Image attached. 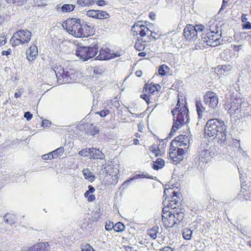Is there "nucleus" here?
<instances>
[{
	"label": "nucleus",
	"instance_id": "ddd939ff",
	"mask_svg": "<svg viewBox=\"0 0 251 251\" xmlns=\"http://www.w3.org/2000/svg\"><path fill=\"white\" fill-rule=\"evenodd\" d=\"M134 36L139 35L135 43V48L139 51L144 50L147 43L150 42L147 36L143 35L140 32H133Z\"/></svg>",
	"mask_w": 251,
	"mask_h": 251
},
{
	"label": "nucleus",
	"instance_id": "0e129e2a",
	"mask_svg": "<svg viewBox=\"0 0 251 251\" xmlns=\"http://www.w3.org/2000/svg\"><path fill=\"white\" fill-rule=\"evenodd\" d=\"M11 50L10 49H8V50H3L1 52V54L2 55H6L7 56L8 55H9L10 53H11Z\"/></svg>",
	"mask_w": 251,
	"mask_h": 251
},
{
	"label": "nucleus",
	"instance_id": "338daca9",
	"mask_svg": "<svg viewBox=\"0 0 251 251\" xmlns=\"http://www.w3.org/2000/svg\"><path fill=\"white\" fill-rule=\"evenodd\" d=\"M161 251H173V249L169 246L164 247Z\"/></svg>",
	"mask_w": 251,
	"mask_h": 251
},
{
	"label": "nucleus",
	"instance_id": "09e8293b",
	"mask_svg": "<svg viewBox=\"0 0 251 251\" xmlns=\"http://www.w3.org/2000/svg\"><path fill=\"white\" fill-rule=\"evenodd\" d=\"M51 125V122L48 120H44L42 121V126L44 127H49Z\"/></svg>",
	"mask_w": 251,
	"mask_h": 251
},
{
	"label": "nucleus",
	"instance_id": "4d7b16f0",
	"mask_svg": "<svg viewBox=\"0 0 251 251\" xmlns=\"http://www.w3.org/2000/svg\"><path fill=\"white\" fill-rule=\"evenodd\" d=\"M103 72V71L97 67H95L93 70V73L97 75L101 74Z\"/></svg>",
	"mask_w": 251,
	"mask_h": 251
},
{
	"label": "nucleus",
	"instance_id": "4468645a",
	"mask_svg": "<svg viewBox=\"0 0 251 251\" xmlns=\"http://www.w3.org/2000/svg\"><path fill=\"white\" fill-rule=\"evenodd\" d=\"M183 34L187 40L195 41L198 38L197 32L194 25H187L184 29Z\"/></svg>",
	"mask_w": 251,
	"mask_h": 251
},
{
	"label": "nucleus",
	"instance_id": "bb28decb",
	"mask_svg": "<svg viewBox=\"0 0 251 251\" xmlns=\"http://www.w3.org/2000/svg\"><path fill=\"white\" fill-rule=\"evenodd\" d=\"M160 87V85L158 84H150V85H147L146 84V87L144 88L145 89V91L146 92H147L149 94H153L154 92H155L157 89V87Z\"/></svg>",
	"mask_w": 251,
	"mask_h": 251
},
{
	"label": "nucleus",
	"instance_id": "052dcab7",
	"mask_svg": "<svg viewBox=\"0 0 251 251\" xmlns=\"http://www.w3.org/2000/svg\"><path fill=\"white\" fill-rule=\"evenodd\" d=\"M96 3L99 6H103L106 4V2L103 0H98L96 1Z\"/></svg>",
	"mask_w": 251,
	"mask_h": 251
},
{
	"label": "nucleus",
	"instance_id": "f704fd0d",
	"mask_svg": "<svg viewBox=\"0 0 251 251\" xmlns=\"http://www.w3.org/2000/svg\"><path fill=\"white\" fill-rule=\"evenodd\" d=\"M169 69V67L166 65H162L160 66L158 69L159 74L162 76L166 75L167 71Z\"/></svg>",
	"mask_w": 251,
	"mask_h": 251
},
{
	"label": "nucleus",
	"instance_id": "f03ea898",
	"mask_svg": "<svg viewBox=\"0 0 251 251\" xmlns=\"http://www.w3.org/2000/svg\"><path fill=\"white\" fill-rule=\"evenodd\" d=\"M221 32H219L217 22L210 20L206 25V29L201 34L202 40L208 46L215 47L220 44Z\"/></svg>",
	"mask_w": 251,
	"mask_h": 251
},
{
	"label": "nucleus",
	"instance_id": "423d86ee",
	"mask_svg": "<svg viewBox=\"0 0 251 251\" xmlns=\"http://www.w3.org/2000/svg\"><path fill=\"white\" fill-rule=\"evenodd\" d=\"M154 26L151 24L144 25L142 22H138L132 27V32H140L143 35L148 37V40L150 42L152 39H159L161 34L153 31Z\"/></svg>",
	"mask_w": 251,
	"mask_h": 251
},
{
	"label": "nucleus",
	"instance_id": "2eb2a0df",
	"mask_svg": "<svg viewBox=\"0 0 251 251\" xmlns=\"http://www.w3.org/2000/svg\"><path fill=\"white\" fill-rule=\"evenodd\" d=\"M226 138V139L225 141H223L220 144L221 145L223 146L225 145H227L229 146H232L235 148H237V152H240L242 151V149L241 147L239 140L232 138L231 135L229 134H227Z\"/></svg>",
	"mask_w": 251,
	"mask_h": 251
},
{
	"label": "nucleus",
	"instance_id": "e2e57ef3",
	"mask_svg": "<svg viewBox=\"0 0 251 251\" xmlns=\"http://www.w3.org/2000/svg\"><path fill=\"white\" fill-rule=\"evenodd\" d=\"M23 92V91L22 90V89H20L18 92H16L15 93L14 97L16 98L20 97L22 95Z\"/></svg>",
	"mask_w": 251,
	"mask_h": 251
},
{
	"label": "nucleus",
	"instance_id": "dca6fc26",
	"mask_svg": "<svg viewBox=\"0 0 251 251\" xmlns=\"http://www.w3.org/2000/svg\"><path fill=\"white\" fill-rule=\"evenodd\" d=\"M27 251H50L48 242H39L28 247Z\"/></svg>",
	"mask_w": 251,
	"mask_h": 251
},
{
	"label": "nucleus",
	"instance_id": "8fccbe9b",
	"mask_svg": "<svg viewBox=\"0 0 251 251\" xmlns=\"http://www.w3.org/2000/svg\"><path fill=\"white\" fill-rule=\"evenodd\" d=\"M196 32H197V34L199 32H202V30L204 29V26L202 25H196V26H194Z\"/></svg>",
	"mask_w": 251,
	"mask_h": 251
},
{
	"label": "nucleus",
	"instance_id": "c756f323",
	"mask_svg": "<svg viewBox=\"0 0 251 251\" xmlns=\"http://www.w3.org/2000/svg\"><path fill=\"white\" fill-rule=\"evenodd\" d=\"M75 6L71 4H64L61 7V11L62 12H69L74 10Z\"/></svg>",
	"mask_w": 251,
	"mask_h": 251
},
{
	"label": "nucleus",
	"instance_id": "79ce46f5",
	"mask_svg": "<svg viewBox=\"0 0 251 251\" xmlns=\"http://www.w3.org/2000/svg\"><path fill=\"white\" fill-rule=\"evenodd\" d=\"M178 145V142L176 141V138H175L174 140L172 141L171 143L170 150H172V151L175 152L176 150Z\"/></svg>",
	"mask_w": 251,
	"mask_h": 251
},
{
	"label": "nucleus",
	"instance_id": "0eeeda50",
	"mask_svg": "<svg viewBox=\"0 0 251 251\" xmlns=\"http://www.w3.org/2000/svg\"><path fill=\"white\" fill-rule=\"evenodd\" d=\"M168 194H172L173 196L171 197V200L165 201H163V204L164 206H166L167 207H169V209H171V211H177L176 209L177 207H179V205L180 204L181 201V194L180 193L176 192L173 188H165L164 191V197L166 196H168Z\"/></svg>",
	"mask_w": 251,
	"mask_h": 251
},
{
	"label": "nucleus",
	"instance_id": "9d476101",
	"mask_svg": "<svg viewBox=\"0 0 251 251\" xmlns=\"http://www.w3.org/2000/svg\"><path fill=\"white\" fill-rule=\"evenodd\" d=\"M31 33L27 30H20L15 32L10 39L13 46L28 43L30 41Z\"/></svg>",
	"mask_w": 251,
	"mask_h": 251
},
{
	"label": "nucleus",
	"instance_id": "49530a36",
	"mask_svg": "<svg viewBox=\"0 0 251 251\" xmlns=\"http://www.w3.org/2000/svg\"><path fill=\"white\" fill-rule=\"evenodd\" d=\"M81 249L82 251H93V248L89 244H86L83 246Z\"/></svg>",
	"mask_w": 251,
	"mask_h": 251
},
{
	"label": "nucleus",
	"instance_id": "4c0bfd02",
	"mask_svg": "<svg viewBox=\"0 0 251 251\" xmlns=\"http://www.w3.org/2000/svg\"><path fill=\"white\" fill-rule=\"evenodd\" d=\"M91 148H85L81 150L78 153L80 156H88L90 155Z\"/></svg>",
	"mask_w": 251,
	"mask_h": 251
},
{
	"label": "nucleus",
	"instance_id": "7c9ffc66",
	"mask_svg": "<svg viewBox=\"0 0 251 251\" xmlns=\"http://www.w3.org/2000/svg\"><path fill=\"white\" fill-rule=\"evenodd\" d=\"M64 150L63 147H59L56 150L51 152V153H52L51 155L53 156V158H56L58 157L61 156L64 152Z\"/></svg>",
	"mask_w": 251,
	"mask_h": 251
},
{
	"label": "nucleus",
	"instance_id": "c03bdc74",
	"mask_svg": "<svg viewBox=\"0 0 251 251\" xmlns=\"http://www.w3.org/2000/svg\"><path fill=\"white\" fill-rule=\"evenodd\" d=\"M109 224H108L107 222L106 223L105 226V228L106 230H111L112 229H114V223L113 222L111 223L110 221H109Z\"/></svg>",
	"mask_w": 251,
	"mask_h": 251
},
{
	"label": "nucleus",
	"instance_id": "393cba45",
	"mask_svg": "<svg viewBox=\"0 0 251 251\" xmlns=\"http://www.w3.org/2000/svg\"><path fill=\"white\" fill-rule=\"evenodd\" d=\"M173 216V211H170L169 207L165 206L162 209V220H166L168 218H172Z\"/></svg>",
	"mask_w": 251,
	"mask_h": 251
},
{
	"label": "nucleus",
	"instance_id": "39448f33",
	"mask_svg": "<svg viewBox=\"0 0 251 251\" xmlns=\"http://www.w3.org/2000/svg\"><path fill=\"white\" fill-rule=\"evenodd\" d=\"M51 74H54L57 79L58 83H73L76 80V71L71 68L64 69L61 66L54 67L53 69L50 70Z\"/></svg>",
	"mask_w": 251,
	"mask_h": 251
},
{
	"label": "nucleus",
	"instance_id": "6e6552de",
	"mask_svg": "<svg viewBox=\"0 0 251 251\" xmlns=\"http://www.w3.org/2000/svg\"><path fill=\"white\" fill-rule=\"evenodd\" d=\"M99 47L98 45H94L93 47L79 46L75 50V55L82 61H87L94 57L98 52Z\"/></svg>",
	"mask_w": 251,
	"mask_h": 251
},
{
	"label": "nucleus",
	"instance_id": "f257e3e1",
	"mask_svg": "<svg viewBox=\"0 0 251 251\" xmlns=\"http://www.w3.org/2000/svg\"><path fill=\"white\" fill-rule=\"evenodd\" d=\"M205 136L207 137L216 138L220 144L223 141H225L227 135L226 126L224 121L213 119L209 120L204 129Z\"/></svg>",
	"mask_w": 251,
	"mask_h": 251
},
{
	"label": "nucleus",
	"instance_id": "9b49d317",
	"mask_svg": "<svg viewBox=\"0 0 251 251\" xmlns=\"http://www.w3.org/2000/svg\"><path fill=\"white\" fill-rule=\"evenodd\" d=\"M241 100L239 99H234L226 104V108L227 109L228 113L230 115L237 114V117H240Z\"/></svg>",
	"mask_w": 251,
	"mask_h": 251
},
{
	"label": "nucleus",
	"instance_id": "7ed1b4c3",
	"mask_svg": "<svg viewBox=\"0 0 251 251\" xmlns=\"http://www.w3.org/2000/svg\"><path fill=\"white\" fill-rule=\"evenodd\" d=\"M66 24L68 32L75 37H87L93 34L90 26L81 24L79 19H70L67 21Z\"/></svg>",
	"mask_w": 251,
	"mask_h": 251
},
{
	"label": "nucleus",
	"instance_id": "13d9d810",
	"mask_svg": "<svg viewBox=\"0 0 251 251\" xmlns=\"http://www.w3.org/2000/svg\"><path fill=\"white\" fill-rule=\"evenodd\" d=\"M148 234L153 239H155L157 236V234L155 231L153 230H151L150 232L148 233Z\"/></svg>",
	"mask_w": 251,
	"mask_h": 251
},
{
	"label": "nucleus",
	"instance_id": "de8ad7c7",
	"mask_svg": "<svg viewBox=\"0 0 251 251\" xmlns=\"http://www.w3.org/2000/svg\"><path fill=\"white\" fill-rule=\"evenodd\" d=\"M76 3L81 6H87L88 0H77Z\"/></svg>",
	"mask_w": 251,
	"mask_h": 251
},
{
	"label": "nucleus",
	"instance_id": "f8f14e48",
	"mask_svg": "<svg viewBox=\"0 0 251 251\" xmlns=\"http://www.w3.org/2000/svg\"><path fill=\"white\" fill-rule=\"evenodd\" d=\"M215 150L214 148H210L209 149H201L198 152L199 160L203 163H207L215 156Z\"/></svg>",
	"mask_w": 251,
	"mask_h": 251
},
{
	"label": "nucleus",
	"instance_id": "ea45409f",
	"mask_svg": "<svg viewBox=\"0 0 251 251\" xmlns=\"http://www.w3.org/2000/svg\"><path fill=\"white\" fill-rule=\"evenodd\" d=\"M150 150L156 156L161 155V150L158 147H156V146H152L150 148Z\"/></svg>",
	"mask_w": 251,
	"mask_h": 251
},
{
	"label": "nucleus",
	"instance_id": "603ef678",
	"mask_svg": "<svg viewBox=\"0 0 251 251\" xmlns=\"http://www.w3.org/2000/svg\"><path fill=\"white\" fill-rule=\"evenodd\" d=\"M110 113V111L108 109H103L99 112V114L101 117H105Z\"/></svg>",
	"mask_w": 251,
	"mask_h": 251
},
{
	"label": "nucleus",
	"instance_id": "5701e85b",
	"mask_svg": "<svg viewBox=\"0 0 251 251\" xmlns=\"http://www.w3.org/2000/svg\"><path fill=\"white\" fill-rule=\"evenodd\" d=\"M82 174L86 179L88 180L89 181L92 182L95 179V176L92 174L89 169L86 168L84 169L82 171Z\"/></svg>",
	"mask_w": 251,
	"mask_h": 251
},
{
	"label": "nucleus",
	"instance_id": "680f3d73",
	"mask_svg": "<svg viewBox=\"0 0 251 251\" xmlns=\"http://www.w3.org/2000/svg\"><path fill=\"white\" fill-rule=\"evenodd\" d=\"M95 200V196L94 194H90L87 199L89 202L93 201Z\"/></svg>",
	"mask_w": 251,
	"mask_h": 251
},
{
	"label": "nucleus",
	"instance_id": "4be33fe9",
	"mask_svg": "<svg viewBox=\"0 0 251 251\" xmlns=\"http://www.w3.org/2000/svg\"><path fill=\"white\" fill-rule=\"evenodd\" d=\"M91 158L94 159H103L105 158V155L99 150L94 148H91Z\"/></svg>",
	"mask_w": 251,
	"mask_h": 251
},
{
	"label": "nucleus",
	"instance_id": "f3484780",
	"mask_svg": "<svg viewBox=\"0 0 251 251\" xmlns=\"http://www.w3.org/2000/svg\"><path fill=\"white\" fill-rule=\"evenodd\" d=\"M190 136L189 133H186L185 134H181L176 137V140L178 143L177 147H184V149H187L188 148V144L190 141Z\"/></svg>",
	"mask_w": 251,
	"mask_h": 251
},
{
	"label": "nucleus",
	"instance_id": "aec40b11",
	"mask_svg": "<svg viewBox=\"0 0 251 251\" xmlns=\"http://www.w3.org/2000/svg\"><path fill=\"white\" fill-rule=\"evenodd\" d=\"M180 147H177L175 152L172 151V152L170 153L171 157L172 158H176L179 161L183 159V155L184 154L185 151L183 149Z\"/></svg>",
	"mask_w": 251,
	"mask_h": 251
},
{
	"label": "nucleus",
	"instance_id": "e433bc0d",
	"mask_svg": "<svg viewBox=\"0 0 251 251\" xmlns=\"http://www.w3.org/2000/svg\"><path fill=\"white\" fill-rule=\"evenodd\" d=\"M243 184H241V188L242 189L241 190V193L240 195L242 196L243 198L245 199L246 200H248L250 198L251 195L250 193H249L248 191H246L245 189L243 188Z\"/></svg>",
	"mask_w": 251,
	"mask_h": 251
},
{
	"label": "nucleus",
	"instance_id": "5fc2aeb1",
	"mask_svg": "<svg viewBox=\"0 0 251 251\" xmlns=\"http://www.w3.org/2000/svg\"><path fill=\"white\" fill-rule=\"evenodd\" d=\"M243 28L250 29L251 28V23L249 22H245L243 25Z\"/></svg>",
	"mask_w": 251,
	"mask_h": 251
},
{
	"label": "nucleus",
	"instance_id": "473e14b6",
	"mask_svg": "<svg viewBox=\"0 0 251 251\" xmlns=\"http://www.w3.org/2000/svg\"><path fill=\"white\" fill-rule=\"evenodd\" d=\"M125 229V225L119 222L114 224V230L116 232H122Z\"/></svg>",
	"mask_w": 251,
	"mask_h": 251
},
{
	"label": "nucleus",
	"instance_id": "20e7f679",
	"mask_svg": "<svg viewBox=\"0 0 251 251\" xmlns=\"http://www.w3.org/2000/svg\"><path fill=\"white\" fill-rule=\"evenodd\" d=\"M176 106L172 111L174 116V124L170 133V134L172 136L174 135L177 129L179 128L184 124L187 123L189 120L188 108L185 105L180 106L179 100Z\"/></svg>",
	"mask_w": 251,
	"mask_h": 251
},
{
	"label": "nucleus",
	"instance_id": "c85d7f7f",
	"mask_svg": "<svg viewBox=\"0 0 251 251\" xmlns=\"http://www.w3.org/2000/svg\"><path fill=\"white\" fill-rule=\"evenodd\" d=\"M12 221H4L3 222H2L0 225V231L2 230H6L10 229L9 227V225H12L14 223L12 222Z\"/></svg>",
	"mask_w": 251,
	"mask_h": 251
},
{
	"label": "nucleus",
	"instance_id": "1a4fd4ad",
	"mask_svg": "<svg viewBox=\"0 0 251 251\" xmlns=\"http://www.w3.org/2000/svg\"><path fill=\"white\" fill-rule=\"evenodd\" d=\"M205 105L211 108L212 117L217 116V107L219 103L218 98L216 94L212 91L207 92L203 96Z\"/></svg>",
	"mask_w": 251,
	"mask_h": 251
},
{
	"label": "nucleus",
	"instance_id": "2f4dec72",
	"mask_svg": "<svg viewBox=\"0 0 251 251\" xmlns=\"http://www.w3.org/2000/svg\"><path fill=\"white\" fill-rule=\"evenodd\" d=\"M97 12H98L99 13L97 14L96 19H107L109 17V14L106 11L97 10Z\"/></svg>",
	"mask_w": 251,
	"mask_h": 251
},
{
	"label": "nucleus",
	"instance_id": "412c9836",
	"mask_svg": "<svg viewBox=\"0 0 251 251\" xmlns=\"http://www.w3.org/2000/svg\"><path fill=\"white\" fill-rule=\"evenodd\" d=\"M111 55L109 54V49L106 48L105 49H101L98 56L96 57L98 60H108L111 58Z\"/></svg>",
	"mask_w": 251,
	"mask_h": 251
},
{
	"label": "nucleus",
	"instance_id": "c9c22d12",
	"mask_svg": "<svg viewBox=\"0 0 251 251\" xmlns=\"http://www.w3.org/2000/svg\"><path fill=\"white\" fill-rule=\"evenodd\" d=\"M183 237L186 240H190L192 236V231L187 228H184L183 230Z\"/></svg>",
	"mask_w": 251,
	"mask_h": 251
},
{
	"label": "nucleus",
	"instance_id": "774afa93",
	"mask_svg": "<svg viewBox=\"0 0 251 251\" xmlns=\"http://www.w3.org/2000/svg\"><path fill=\"white\" fill-rule=\"evenodd\" d=\"M95 189L94 188V187L93 186H92V185H90L88 186V191L90 193H93L95 192Z\"/></svg>",
	"mask_w": 251,
	"mask_h": 251
},
{
	"label": "nucleus",
	"instance_id": "cd10ccee",
	"mask_svg": "<svg viewBox=\"0 0 251 251\" xmlns=\"http://www.w3.org/2000/svg\"><path fill=\"white\" fill-rule=\"evenodd\" d=\"M138 178H150L151 179H155L156 177L152 176L149 175V174L146 173V174L136 175L132 178H130V180H132L136 179Z\"/></svg>",
	"mask_w": 251,
	"mask_h": 251
},
{
	"label": "nucleus",
	"instance_id": "a211bd4d",
	"mask_svg": "<svg viewBox=\"0 0 251 251\" xmlns=\"http://www.w3.org/2000/svg\"><path fill=\"white\" fill-rule=\"evenodd\" d=\"M204 103H202L200 100H196V107L198 116L199 119H201L203 117V114L205 112H209V113L212 114L210 110H207L206 107L204 106Z\"/></svg>",
	"mask_w": 251,
	"mask_h": 251
},
{
	"label": "nucleus",
	"instance_id": "69168bd1",
	"mask_svg": "<svg viewBox=\"0 0 251 251\" xmlns=\"http://www.w3.org/2000/svg\"><path fill=\"white\" fill-rule=\"evenodd\" d=\"M150 95L147 96L146 94L141 96V97L142 99H144L147 103H148V100H150Z\"/></svg>",
	"mask_w": 251,
	"mask_h": 251
},
{
	"label": "nucleus",
	"instance_id": "37998d69",
	"mask_svg": "<svg viewBox=\"0 0 251 251\" xmlns=\"http://www.w3.org/2000/svg\"><path fill=\"white\" fill-rule=\"evenodd\" d=\"M210 207H208L205 211V213H206L207 218L213 219L214 215V214H213V210L212 211L210 210Z\"/></svg>",
	"mask_w": 251,
	"mask_h": 251
},
{
	"label": "nucleus",
	"instance_id": "a18cd8bd",
	"mask_svg": "<svg viewBox=\"0 0 251 251\" xmlns=\"http://www.w3.org/2000/svg\"><path fill=\"white\" fill-rule=\"evenodd\" d=\"M3 217L4 220H13L16 218L15 215L12 213H7L4 215Z\"/></svg>",
	"mask_w": 251,
	"mask_h": 251
},
{
	"label": "nucleus",
	"instance_id": "3c124183",
	"mask_svg": "<svg viewBox=\"0 0 251 251\" xmlns=\"http://www.w3.org/2000/svg\"><path fill=\"white\" fill-rule=\"evenodd\" d=\"M51 155H52V153H51V152H50L48 154H46L42 155V158L44 160H48V159L50 160V159L53 158V156H52Z\"/></svg>",
	"mask_w": 251,
	"mask_h": 251
},
{
	"label": "nucleus",
	"instance_id": "bf43d9fd",
	"mask_svg": "<svg viewBox=\"0 0 251 251\" xmlns=\"http://www.w3.org/2000/svg\"><path fill=\"white\" fill-rule=\"evenodd\" d=\"M13 3L16 4L17 5L23 4L25 1V0H11Z\"/></svg>",
	"mask_w": 251,
	"mask_h": 251
},
{
	"label": "nucleus",
	"instance_id": "58836bf2",
	"mask_svg": "<svg viewBox=\"0 0 251 251\" xmlns=\"http://www.w3.org/2000/svg\"><path fill=\"white\" fill-rule=\"evenodd\" d=\"M176 220H183L184 214L181 212H177V211H173V216Z\"/></svg>",
	"mask_w": 251,
	"mask_h": 251
},
{
	"label": "nucleus",
	"instance_id": "a19ab883",
	"mask_svg": "<svg viewBox=\"0 0 251 251\" xmlns=\"http://www.w3.org/2000/svg\"><path fill=\"white\" fill-rule=\"evenodd\" d=\"M97 13H99L97 10H89L87 12L86 15L90 17L96 19Z\"/></svg>",
	"mask_w": 251,
	"mask_h": 251
},
{
	"label": "nucleus",
	"instance_id": "a878e982",
	"mask_svg": "<svg viewBox=\"0 0 251 251\" xmlns=\"http://www.w3.org/2000/svg\"><path fill=\"white\" fill-rule=\"evenodd\" d=\"M164 227L169 230L171 228L177 227L178 224L175 221H162Z\"/></svg>",
	"mask_w": 251,
	"mask_h": 251
},
{
	"label": "nucleus",
	"instance_id": "6e6d98bb",
	"mask_svg": "<svg viewBox=\"0 0 251 251\" xmlns=\"http://www.w3.org/2000/svg\"><path fill=\"white\" fill-rule=\"evenodd\" d=\"M24 117L26 119L27 121H29L32 117V115L29 112H26L24 114Z\"/></svg>",
	"mask_w": 251,
	"mask_h": 251
},
{
	"label": "nucleus",
	"instance_id": "b1692460",
	"mask_svg": "<svg viewBox=\"0 0 251 251\" xmlns=\"http://www.w3.org/2000/svg\"><path fill=\"white\" fill-rule=\"evenodd\" d=\"M165 164V161L161 158H157L156 161L153 162L152 168L155 170L162 169Z\"/></svg>",
	"mask_w": 251,
	"mask_h": 251
},
{
	"label": "nucleus",
	"instance_id": "72a5a7b5",
	"mask_svg": "<svg viewBox=\"0 0 251 251\" xmlns=\"http://www.w3.org/2000/svg\"><path fill=\"white\" fill-rule=\"evenodd\" d=\"M213 214H214V218H213L214 220H220L222 218H223L224 220H225V219H226V218L222 217L221 216V215H224V212L223 211H220L219 210H218L217 209H213Z\"/></svg>",
	"mask_w": 251,
	"mask_h": 251
},
{
	"label": "nucleus",
	"instance_id": "6ab92c4d",
	"mask_svg": "<svg viewBox=\"0 0 251 251\" xmlns=\"http://www.w3.org/2000/svg\"><path fill=\"white\" fill-rule=\"evenodd\" d=\"M37 47L35 45L30 46L29 50L26 51V58L29 61L34 60L38 55Z\"/></svg>",
	"mask_w": 251,
	"mask_h": 251
},
{
	"label": "nucleus",
	"instance_id": "864d4df0",
	"mask_svg": "<svg viewBox=\"0 0 251 251\" xmlns=\"http://www.w3.org/2000/svg\"><path fill=\"white\" fill-rule=\"evenodd\" d=\"M6 43V38L4 36L0 35V46H3Z\"/></svg>",
	"mask_w": 251,
	"mask_h": 251
}]
</instances>
